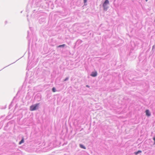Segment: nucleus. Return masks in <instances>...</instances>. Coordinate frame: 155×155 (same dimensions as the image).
<instances>
[{
	"label": "nucleus",
	"instance_id": "f257e3e1",
	"mask_svg": "<svg viewBox=\"0 0 155 155\" xmlns=\"http://www.w3.org/2000/svg\"><path fill=\"white\" fill-rule=\"evenodd\" d=\"M109 4V2L108 0H105L104 2V3L103 6L104 8V9L105 11H107L108 8V5Z\"/></svg>",
	"mask_w": 155,
	"mask_h": 155
},
{
	"label": "nucleus",
	"instance_id": "f03ea898",
	"mask_svg": "<svg viewBox=\"0 0 155 155\" xmlns=\"http://www.w3.org/2000/svg\"><path fill=\"white\" fill-rule=\"evenodd\" d=\"M39 105V104H37L34 105H32L30 107V110L32 111L36 110L38 108Z\"/></svg>",
	"mask_w": 155,
	"mask_h": 155
},
{
	"label": "nucleus",
	"instance_id": "7ed1b4c3",
	"mask_svg": "<svg viewBox=\"0 0 155 155\" xmlns=\"http://www.w3.org/2000/svg\"><path fill=\"white\" fill-rule=\"evenodd\" d=\"M97 75V71L93 72H92L91 75L93 77H96Z\"/></svg>",
	"mask_w": 155,
	"mask_h": 155
},
{
	"label": "nucleus",
	"instance_id": "20e7f679",
	"mask_svg": "<svg viewBox=\"0 0 155 155\" xmlns=\"http://www.w3.org/2000/svg\"><path fill=\"white\" fill-rule=\"evenodd\" d=\"M146 115L148 117L150 116L151 115V114L148 110H147L145 111Z\"/></svg>",
	"mask_w": 155,
	"mask_h": 155
},
{
	"label": "nucleus",
	"instance_id": "39448f33",
	"mask_svg": "<svg viewBox=\"0 0 155 155\" xmlns=\"http://www.w3.org/2000/svg\"><path fill=\"white\" fill-rule=\"evenodd\" d=\"M80 146L81 148L84 149H86V147L83 145L80 144Z\"/></svg>",
	"mask_w": 155,
	"mask_h": 155
},
{
	"label": "nucleus",
	"instance_id": "423d86ee",
	"mask_svg": "<svg viewBox=\"0 0 155 155\" xmlns=\"http://www.w3.org/2000/svg\"><path fill=\"white\" fill-rule=\"evenodd\" d=\"M24 142V138H23L22 140L19 142V144H21L22 143H23Z\"/></svg>",
	"mask_w": 155,
	"mask_h": 155
},
{
	"label": "nucleus",
	"instance_id": "0eeeda50",
	"mask_svg": "<svg viewBox=\"0 0 155 155\" xmlns=\"http://www.w3.org/2000/svg\"><path fill=\"white\" fill-rule=\"evenodd\" d=\"M142 152V151L140 150H138V151L137 152H135L134 153L136 154V155H137L139 153H140Z\"/></svg>",
	"mask_w": 155,
	"mask_h": 155
},
{
	"label": "nucleus",
	"instance_id": "6e6552de",
	"mask_svg": "<svg viewBox=\"0 0 155 155\" xmlns=\"http://www.w3.org/2000/svg\"><path fill=\"white\" fill-rule=\"evenodd\" d=\"M52 90L53 92H54L56 91V89L55 87H53L52 89Z\"/></svg>",
	"mask_w": 155,
	"mask_h": 155
},
{
	"label": "nucleus",
	"instance_id": "1a4fd4ad",
	"mask_svg": "<svg viewBox=\"0 0 155 155\" xmlns=\"http://www.w3.org/2000/svg\"><path fill=\"white\" fill-rule=\"evenodd\" d=\"M65 46V45L64 44H63V45H59L58 46V47H64V46Z\"/></svg>",
	"mask_w": 155,
	"mask_h": 155
},
{
	"label": "nucleus",
	"instance_id": "9d476101",
	"mask_svg": "<svg viewBox=\"0 0 155 155\" xmlns=\"http://www.w3.org/2000/svg\"><path fill=\"white\" fill-rule=\"evenodd\" d=\"M68 78H66L64 80V81H65L67 80H68Z\"/></svg>",
	"mask_w": 155,
	"mask_h": 155
},
{
	"label": "nucleus",
	"instance_id": "9b49d317",
	"mask_svg": "<svg viewBox=\"0 0 155 155\" xmlns=\"http://www.w3.org/2000/svg\"><path fill=\"white\" fill-rule=\"evenodd\" d=\"M87 0H84V3H86V2H87Z\"/></svg>",
	"mask_w": 155,
	"mask_h": 155
},
{
	"label": "nucleus",
	"instance_id": "f8f14e48",
	"mask_svg": "<svg viewBox=\"0 0 155 155\" xmlns=\"http://www.w3.org/2000/svg\"><path fill=\"white\" fill-rule=\"evenodd\" d=\"M86 86L87 87H89V86L88 85H87Z\"/></svg>",
	"mask_w": 155,
	"mask_h": 155
},
{
	"label": "nucleus",
	"instance_id": "ddd939ff",
	"mask_svg": "<svg viewBox=\"0 0 155 155\" xmlns=\"http://www.w3.org/2000/svg\"><path fill=\"white\" fill-rule=\"evenodd\" d=\"M153 139L154 141V143H155V138H153Z\"/></svg>",
	"mask_w": 155,
	"mask_h": 155
},
{
	"label": "nucleus",
	"instance_id": "4468645a",
	"mask_svg": "<svg viewBox=\"0 0 155 155\" xmlns=\"http://www.w3.org/2000/svg\"><path fill=\"white\" fill-rule=\"evenodd\" d=\"M153 138H155V137H154Z\"/></svg>",
	"mask_w": 155,
	"mask_h": 155
},
{
	"label": "nucleus",
	"instance_id": "2eb2a0df",
	"mask_svg": "<svg viewBox=\"0 0 155 155\" xmlns=\"http://www.w3.org/2000/svg\"><path fill=\"white\" fill-rule=\"evenodd\" d=\"M147 0H146V2H147Z\"/></svg>",
	"mask_w": 155,
	"mask_h": 155
}]
</instances>
